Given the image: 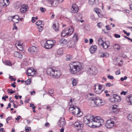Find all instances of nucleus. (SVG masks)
<instances>
[{"mask_svg": "<svg viewBox=\"0 0 132 132\" xmlns=\"http://www.w3.org/2000/svg\"><path fill=\"white\" fill-rule=\"evenodd\" d=\"M13 25L14 26V27L13 28V29L14 30V29H15L16 30H17L18 28L16 26L15 23H14L13 24Z\"/></svg>", "mask_w": 132, "mask_h": 132, "instance_id": "63", "label": "nucleus"}, {"mask_svg": "<svg viewBox=\"0 0 132 132\" xmlns=\"http://www.w3.org/2000/svg\"><path fill=\"white\" fill-rule=\"evenodd\" d=\"M100 45H102L103 48L105 49H107L110 45V42L108 41L103 42V41L101 38L99 39L97 44L100 45Z\"/></svg>", "mask_w": 132, "mask_h": 132, "instance_id": "3", "label": "nucleus"}, {"mask_svg": "<svg viewBox=\"0 0 132 132\" xmlns=\"http://www.w3.org/2000/svg\"><path fill=\"white\" fill-rule=\"evenodd\" d=\"M66 31L65 30H63L61 32V36L63 37H64L65 36H68V35H66V33H65Z\"/></svg>", "mask_w": 132, "mask_h": 132, "instance_id": "32", "label": "nucleus"}, {"mask_svg": "<svg viewBox=\"0 0 132 132\" xmlns=\"http://www.w3.org/2000/svg\"><path fill=\"white\" fill-rule=\"evenodd\" d=\"M118 105H113V107L112 108V109L113 110H117L118 108H117L118 107L117 106Z\"/></svg>", "mask_w": 132, "mask_h": 132, "instance_id": "50", "label": "nucleus"}, {"mask_svg": "<svg viewBox=\"0 0 132 132\" xmlns=\"http://www.w3.org/2000/svg\"><path fill=\"white\" fill-rule=\"evenodd\" d=\"M76 106H73V107H71L69 108V111H73V110H75V109H76Z\"/></svg>", "mask_w": 132, "mask_h": 132, "instance_id": "47", "label": "nucleus"}, {"mask_svg": "<svg viewBox=\"0 0 132 132\" xmlns=\"http://www.w3.org/2000/svg\"><path fill=\"white\" fill-rule=\"evenodd\" d=\"M31 79H28L27 81H25V84L26 85H29L31 83Z\"/></svg>", "mask_w": 132, "mask_h": 132, "instance_id": "34", "label": "nucleus"}, {"mask_svg": "<svg viewBox=\"0 0 132 132\" xmlns=\"http://www.w3.org/2000/svg\"><path fill=\"white\" fill-rule=\"evenodd\" d=\"M114 36L116 38H119L120 37V35L116 34H114Z\"/></svg>", "mask_w": 132, "mask_h": 132, "instance_id": "58", "label": "nucleus"}, {"mask_svg": "<svg viewBox=\"0 0 132 132\" xmlns=\"http://www.w3.org/2000/svg\"><path fill=\"white\" fill-rule=\"evenodd\" d=\"M115 97H113H113H112V98H111L110 99V101L111 102H112L115 103Z\"/></svg>", "mask_w": 132, "mask_h": 132, "instance_id": "51", "label": "nucleus"}, {"mask_svg": "<svg viewBox=\"0 0 132 132\" xmlns=\"http://www.w3.org/2000/svg\"><path fill=\"white\" fill-rule=\"evenodd\" d=\"M103 100L99 98H95L94 100V103L96 105L100 106L104 104Z\"/></svg>", "mask_w": 132, "mask_h": 132, "instance_id": "5", "label": "nucleus"}, {"mask_svg": "<svg viewBox=\"0 0 132 132\" xmlns=\"http://www.w3.org/2000/svg\"><path fill=\"white\" fill-rule=\"evenodd\" d=\"M71 12L72 13H76L78 10V7L75 4H73L71 9Z\"/></svg>", "mask_w": 132, "mask_h": 132, "instance_id": "9", "label": "nucleus"}, {"mask_svg": "<svg viewBox=\"0 0 132 132\" xmlns=\"http://www.w3.org/2000/svg\"><path fill=\"white\" fill-rule=\"evenodd\" d=\"M42 21L40 20H39L36 22V24L37 26H39L42 24Z\"/></svg>", "mask_w": 132, "mask_h": 132, "instance_id": "44", "label": "nucleus"}, {"mask_svg": "<svg viewBox=\"0 0 132 132\" xmlns=\"http://www.w3.org/2000/svg\"><path fill=\"white\" fill-rule=\"evenodd\" d=\"M94 11L97 14L100 12V10L97 8H95L94 9Z\"/></svg>", "mask_w": 132, "mask_h": 132, "instance_id": "42", "label": "nucleus"}, {"mask_svg": "<svg viewBox=\"0 0 132 132\" xmlns=\"http://www.w3.org/2000/svg\"><path fill=\"white\" fill-rule=\"evenodd\" d=\"M120 74V69L118 70L116 72V74L117 75H119Z\"/></svg>", "mask_w": 132, "mask_h": 132, "instance_id": "64", "label": "nucleus"}, {"mask_svg": "<svg viewBox=\"0 0 132 132\" xmlns=\"http://www.w3.org/2000/svg\"><path fill=\"white\" fill-rule=\"evenodd\" d=\"M95 96L91 93H89L87 95L88 98V99L94 101L95 97Z\"/></svg>", "mask_w": 132, "mask_h": 132, "instance_id": "18", "label": "nucleus"}, {"mask_svg": "<svg viewBox=\"0 0 132 132\" xmlns=\"http://www.w3.org/2000/svg\"><path fill=\"white\" fill-rule=\"evenodd\" d=\"M61 74L60 71L59 70V71H58L55 74V75L54 76V77H55V78H58L59 77L61 76Z\"/></svg>", "mask_w": 132, "mask_h": 132, "instance_id": "30", "label": "nucleus"}, {"mask_svg": "<svg viewBox=\"0 0 132 132\" xmlns=\"http://www.w3.org/2000/svg\"><path fill=\"white\" fill-rule=\"evenodd\" d=\"M64 121V118H60L58 123V126L60 127L64 126L65 124V122Z\"/></svg>", "mask_w": 132, "mask_h": 132, "instance_id": "11", "label": "nucleus"}, {"mask_svg": "<svg viewBox=\"0 0 132 132\" xmlns=\"http://www.w3.org/2000/svg\"><path fill=\"white\" fill-rule=\"evenodd\" d=\"M77 18L78 19L80 20L82 18V15L81 14H79L77 15Z\"/></svg>", "mask_w": 132, "mask_h": 132, "instance_id": "40", "label": "nucleus"}, {"mask_svg": "<svg viewBox=\"0 0 132 132\" xmlns=\"http://www.w3.org/2000/svg\"><path fill=\"white\" fill-rule=\"evenodd\" d=\"M68 32L66 33V35L70 36L72 34L73 32V28L71 26L70 28H68Z\"/></svg>", "mask_w": 132, "mask_h": 132, "instance_id": "19", "label": "nucleus"}, {"mask_svg": "<svg viewBox=\"0 0 132 132\" xmlns=\"http://www.w3.org/2000/svg\"><path fill=\"white\" fill-rule=\"evenodd\" d=\"M93 122L96 127H99L104 123V120L99 116L94 117L93 115L89 114L84 118V122L85 124L87 125L92 123L91 126L89 125V126H92Z\"/></svg>", "mask_w": 132, "mask_h": 132, "instance_id": "1", "label": "nucleus"}, {"mask_svg": "<svg viewBox=\"0 0 132 132\" xmlns=\"http://www.w3.org/2000/svg\"><path fill=\"white\" fill-rule=\"evenodd\" d=\"M25 129L26 132H28L29 131H30L31 130V128L30 127H28V126H26Z\"/></svg>", "mask_w": 132, "mask_h": 132, "instance_id": "36", "label": "nucleus"}, {"mask_svg": "<svg viewBox=\"0 0 132 132\" xmlns=\"http://www.w3.org/2000/svg\"><path fill=\"white\" fill-rule=\"evenodd\" d=\"M59 42L62 45H65L67 43V40L63 38L59 40Z\"/></svg>", "mask_w": 132, "mask_h": 132, "instance_id": "20", "label": "nucleus"}, {"mask_svg": "<svg viewBox=\"0 0 132 132\" xmlns=\"http://www.w3.org/2000/svg\"><path fill=\"white\" fill-rule=\"evenodd\" d=\"M104 90H99L98 89L96 90V88L95 89V92L96 94H99L101 93Z\"/></svg>", "mask_w": 132, "mask_h": 132, "instance_id": "45", "label": "nucleus"}, {"mask_svg": "<svg viewBox=\"0 0 132 132\" xmlns=\"http://www.w3.org/2000/svg\"><path fill=\"white\" fill-rule=\"evenodd\" d=\"M14 56L16 57H17L20 59H22L23 56L22 54L18 52H15L14 53Z\"/></svg>", "mask_w": 132, "mask_h": 132, "instance_id": "14", "label": "nucleus"}, {"mask_svg": "<svg viewBox=\"0 0 132 132\" xmlns=\"http://www.w3.org/2000/svg\"><path fill=\"white\" fill-rule=\"evenodd\" d=\"M59 23L56 21L53 24V28L54 30L56 32L59 30Z\"/></svg>", "mask_w": 132, "mask_h": 132, "instance_id": "13", "label": "nucleus"}, {"mask_svg": "<svg viewBox=\"0 0 132 132\" xmlns=\"http://www.w3.org/2000/svg\"><path fill=\"white\" fill-rule=\"evenodd\" d=\"M54 71H53V72H54V74H53V75H52V76H53L54 77L55 76V74L58 71H59V70H56V68H54Z\"/></svg>", "mask_w": 132, "mask_h": 132, "instance_id": "49", "label": "nucleus"}, {"mask_svg": "<svg viewBox=\"0 0 132 132\" xmlns=\"http://www.w3.org/2000/svg\"><path fill=\"white\" fill-rule=\"evenodd\" d=\"M23 45V43L22 42H19L17 44V45L18 46V47L19 46L20 47V50L22 51L23 50V48L22 47V46Z\"/></svg>", "mask_w": 132, "mask_h": 132, "instance_id": "26", "label": "nucleus"}, {"mask_svg": "<svg viewBox=\"0 0 132 132\" xmlns=\"http://www.w3.org/2000/svg\"><path fill=\"white\" fill-rule=\"evenodd\" d=\"M54 68H49L47 69L46 71L47 74L49 75L52 76L53 74H54L53 71H54Z\"/></svg>", "mask_w": 132, "mask_h": 132, "instance_id": "12", "label": "nucleus"}, {"mask_svg": "<svg viewBox=\"0 0 132 132\" xmlns=\"http://www.w3.org/2000/svg\"><path fill=\"white\" fill-rule=\"evenodd\" d=\"M38 18V17L37 16L36 17H33L32 18L31 21L32 23H34L35 21Z\"/></svg>", "mask_w": 132, "mask_h": 132, "instance_id": "41", "label": "nucleus"}, {"mask_svg": "<svg viewBox=\"0 0 132 132\" xmlns=\"http://www.w3.org/2000/svg\"><path fill=\"white\" fill-rule=\"evenodd\" d=\"M0 6L2 7H6L7 5L4 2V0H0Z\"/></svg>", "mask_w": 132, "mask_h": 132, "instance_id": "23", "label": "nucleus"}, {"mask_svg": "<svg viewBox=\"0 0 132 132\" xmlns=\"http://www.w3.org/2000/svg\"><path fill=\"white\" fill-rule=\"evenodd\" d=\"M73 80L72 81V83L73 86H76L77 84V82L75 79H72Z\"/></svg>", "mask_w": 132, "mask_h": 132, "instance_id": "37", "label": "nucleus"}, {"mask_svg": "<svg viewBox=\"0 0 132 132\" xmlns=\"http://www.w3.org/2000/svg\"><path fill=\"white\" fill-rule=\"evenodd\" d=\"M105 86L106 87H110L111 86V84L109 82L108 83H106L105 84Z\"/></svg>", "mask_w": 132, "mask_h": 132, "instance_id": "62", "label": "nucleus"}, {"mask_svg": "<svg viewBox=\"0 0 132 132\" xmlns=\"http://www.w3.org/2000/svg\"><path fill=\"white\" fill-rule=\"evenodd\" d=\"M30 106L32 108V109H35L36 108L35 106L34 105V104H30Z\"/></svg>", "mask_w": 132, "mask_h": 132, "instance_id": "59", "label": "nucleus"}, {"mask_svg": "<svg viewBox=\"0 0 132 132\" xmlns=\"http://www.w3.org/2000/svg\"><path fill=\"white\" fill-rule=\"evenodd\" d=\"M73 59V57L72 56L70 55H68L67 56L66 59L67 61H70Z\"/></svg>", "mask_w": 132, "mask_h": 132, "instance_id": "28", "label": "nucleus"}, {"mask_svg": "<svg viewBox=\"0 0 132 132\" xmlns=\"http://www.w3.org/2000/svg\"><path fill=\"white\" fill-rule=\"evenodd\" d=\"M113 47L115 49H117L118 50H119L120 48V46L118 44H116L114 45L113 46Z\"/></svg>", "mask_w": 132, "mask_h": 132, "instance_id": "31", "label": "nucleus"}, {"mask_svg": "<svg viewBox=\"0 0 132 132\" xmlns=\"http://www.w3.org/2000/svg\"><path fill=\"white\" fill-rule=\"evenodd\" d=\"M53 90L52 89H50L48 92V93L50 95H51V96H52V95H51V94H53Z\"/></svg>", "mask_w": 132, "mask_h": 132, "instance_id": "43", "label": "nucleus"}, {"mask_svg": "<svg viewBox=\"0 0 132 132\" xmlns=\"http://www.w3.org/2000/svg\"><path fill=\"white\" fill-rule=\"evenodd\" d=\"M115 123L112 119L106 121L105 123V126L108 128H111L114 126Z\"/></svg>", "mask_w": 132, "mask_h": 132, "instance_id": "4", "label": "nucleus"}, {"mask_svg": "<svg viewBox=\"0 0 132 132\" xmlns=\"http://www.w3.org/2000/svg\"><path fill=\"white\" fill-rule=\"evenodd\" d=\"M21 8H24L25 9H28V7H27V6L26 5H23L21 7Z\"/></svg>", "mask_w": 132, "mask_h": 132, "instance_id": "60", "label": "nucleus"}, {"mask_svg": "<svg viewBox=\"0 0 132 132\" xmlns=\"http://www.w3.org/2000/svg\"><path fill=\"white\" fill-rule=\"evenodd\" d=\"M127 77L126 76H125L124 77H121L120 78V80L121 81H123L124 80H125L127 79Z\"/></svg>", "mask_w": 132, "mask_h": 132, "instance_id": "54", "label": "nucleus"}, {"mask_svg": "<svg viewBox=\"0 0 132 132\" xmlns=\"http://www.w3.org/2000/svg\"><path fill=\"white\" fill-rule=\"evenodd\" d=\"M13 21L14 22L16 20L19 19V17L18 15H17L13 16Z\"/></svg>", "mask_w": 132, "mask_h": 132, "instance_id": "27", "label": "nucleus"}, {"mask_svg": "<svg viewBox=\"0 0 132 132\" xmlns=\"http://www.w3.org/2000/svg\"><path fill=\"white\" fill-rule=\"evenodd\" d=\"M28 51L31 53L33 54H36L38 52L37 48L34 46L29 48Z\"/></svg>", "mask_w": 132, "mask_h": 132, "instance_id": "8", "label": "nucleus"}, {"mask_svg": "<svg viewBox=\"0 0 132 132\" xmlns=\"http://www.w3.org/2000/svg\"><path fill=\"white\" fill-rule=\"evenodd\" d=\"M95 0H89L88 3L91 5H92L95 3Z\"/></svg>", "mask_w": 132, "mask_h": 132, "instance_id": "35", "label": "nucleus"}, {"mask_svg": "<svg viewBox=\"0 0 132 132\" xmlns=\"http://www.w3.org/2000/svg\"><path fill=\"white\" fill-rule=\"evenodd\" d=\"M69 71L71 74H75L81 70L83 67V64L78 62H75L69 65Z\"/></svg>", "mask_w": 132, "mask_h": 132, "instance_id": "2", "label": "nucleus"}, {"mask_svg": "<svg viewBox=\"0 0 132 132\" xmlns=\"http://www.w3.org/2000/svg\"><path fill=\"white\" fill-rule=\"evenodd\" d=\"M21 6V4L20 3L18 2L16 4V7L17 9H18Z\"/></svg>", "mask_w": 132, "mask_h": 132, "instance_id": "46", "label": "nucleus"}, {"mask_svg": "<svg viewBox=\"0 0 132 132\" xmlns=\"http://www.w3.org/2000/svg\"><path fill=\"white\" fill-rule=\"evenodd\" d=\"M126 100L130 104H132V95H129L126 97Z\"/></svg>", "mask_w": 132, "mask_h": 132, "instance_id": "17", "label": "nucleus"}, {"mask_svg": "<svg viewBox=\"0 0 132 132\" xmlns=\"http://www.w3.org/2000/svg\"><path fill=\"white\" fill-rule=\"evenodd\" d=\"M97 49V47L96 45H92L90 47L89 51L91 53H93L96 51Z\"/></svg>", "mask_w": 132, "mask_h": 132, "instance_id": "15", "label": "nucleus"}, {"mask_svg": "<svg viewBox=\"0 0 132 132\" xmlns=\"http://www.w3.org/2000/svg\"><path fill=\"white\" fill-rule=\"evenodd\" d=\"M47 2L48 3L51 4V5H53V3L54 2V1L53 0H48Z\"/></svg>", "mask_w": 132, "mask_h": 132, "instance_id": "48", "label": "nucleus"}, {"mask_svg": "<svg viewBox=\"0 0 132 132\" xmlns=\"http://www.w3.org/2000/svg\"><path fill=\"white\" fill-rule=\"evenodd\" d=\"M108 78L110 79H114V77L112 76H108Z\"/></svg>", "mask_w": 132, "mask_h": 132, "instance_id": "61", "label": "nucleus"}, {"mask_svg": "<svg viewBox=\"0 0 132 132\" xmlns=\"http://www.w3.org/2000/svg\"><path fill=\"white\" fill-rule=\"evenodd\" d=\"M105 28L107 30H109L111 29V28L109 25H106L105 26Z\"/></svg>", "mask_w": 132, "mask_h": 132, "instance_id": "56", "label": "nucleus"}, {"mask_svg": "<svg viewBox=\"0 0 132 132\" xmlns=\"http://www.w3.org/2000/svg\"><path fill=\"white\" fill-rule=\"evenodd\" d=\"M40 9L41 11L42 12H44L46 11V9L45 8H44L42 7H40Z\"/></svg>", "mask_w": 132, "mask_h": 132, "instance_id": "53", "label": "nucleus"}, {"mask_svg": "<svg viewBox=\"0 0 132 132\" xmlns=\"http://www.w3.org/2000/svg\"><path fill=\"white\" fill-rule=\"evenodd\" d=\"M62 50H57V53H55V55H56L57 54L58 55H61L62 54Z\"/></svg>", "mask_w": 132, "mask_h": 132, "instance_id": "33", "label": "nucleus"}, {"mask_svg": "<svg viewBox=\"0 0 132 132\" xmlns=\"http://www.w3.org/2000/svg\"><path fill=\"white\" fill-rule=\"evenodd\" d=\"M128 119L132 121V113H130L128 116Z\"/></svg>", "mask_w": 132, "mask_h": 132, "instance_id": "39", "label": "nucleus"}, {"mask_svg": "<svg viewBox=\"0 0 132 132\" xmlns=\"http://www.w3.org/2000/svg\"><path fill=\"white\" fill-rule=\"evenodd\" d=\"M80 109L77 107H76V109L73 111V113L74 115L77 114L79 115L80 112Z\"/></svg>", "mask_w": 132, "mask_h": 132, "instance_id": "21", "label": "nucleus"}, {"mask_svg": "<svg viewBox=\"0 0 132 132\" xmlns=\"http://www.w3.org/2000/svg\"><path fill=\"white\" fill-rule=\"evenodd\" d=\"M35 72V71L33 68H29L27 71V73L28 76H29L33 75Z\"/></svg>", "mask_w": 132, "mask_h": 132, "instance_id": "10", "label": "nucleus"}, {"mask_svg": "<svg viewBox=\"0 0 132 132\" xmlns=\"http://www.w3.org/2000/svg\"><path fill=\"white\" fill-rule=\"evenodd\" d=\"M123 32H124V33L127 36H129L130 35V33L128 32L127 33L126 31H125V30H123Z\"/></svg>", "mask_w": 132, "mask_h": 132, "instance_id": "55", "label": "nucleus"}, {"mask_svg": "<svg viewBox=\"0 0 132 132\" xmlns=\"http://www.w3.org/2000/svg\"><path fill=\"white\" fill-rule=\"evenodd\" d=\"M13 16H10L8 17V20L10 21H12L13 20Z\"/></svg>", "mask_w": 132, "mask_h": 132, "instance_id": "52", "label": "nucleus"}, {"mask_svg": "<svg viewBox=\"0 0 132 132\" xmlns=\"http://www.w3.org/2000/svg\"><path fill=\"white\" fill-rule=\"evenodd\" d=\"M73 41H71V42H68L69 44H72V45H69V47H72L74 46L75 44V42H76L78 40V35L76 34H75L73 36Z\"/></svg>", "mask_w": 132, "mask_h": 132, "instance_id": "6", "label": "nucleus"}, {"mask_svg": "<svg viewBox=\"0 0 132 132\" xmlns=\"http://www.w3.org/2000/svg\"><path fill=\"white\" fill-rule=\"evenodd\" d=\"M113 97H115V103L119 102L120 101L121 98L120 96H118L116 94L113 95Z\"/></svg>", "mask_w": 132, "mask_h": 132, "instance_id": "16", "label": "nucleus"}, {"mask_svg": "<svg viewBox=\"0 0 132 132\" xmlns=\"http://www.w3.org/2000/svg\"><path fill=\"white\" fill-rule=\"evenodd\" d=\"M52 45L51 44H48L47 43L44 44V47L46 49H50L52 48Z\"/></svg>", "mask_w": 132, "mask_h": 132, "instance_id": "22", "label": "nucleus"}, {"mask_svg": "<svg viewBox=\"0 0 132 132\" xmlns=\"http://www.w3.org/2000/svg\"><path fill=\"white\" fill-rule=\"evenodd\" d=\"M15 83L16 82H14L11 84V86L15 88L16 86V85H15Z\"/></svg>", "mask_w": 132, "mask_h": 132, "instance_id": "57", "label": "nucleus"}, {"mask_svg": "<svg viewBox=\"0 0 132 132\" xmlns=\"http://www.w3.org/2000/svg\"><path fill=\"white\" fill-rule=\"evenodd\" d=\"M7 92L9 93H10L11 94H13L15 92V91H13L12 89H8Z\"/></svg>", "mask_w": 132, "mask_h": 132, "instance_id": "38", "label": "nucleus"}, {"mask_svg": "<svg viewBox=\"0 0 132 132\" xmlns=\"http://www.w3.org/2000/svg\"><path fill=\"white\" fill-rule=\"evenodd\" d=\"M28 10V9H25L24 8H20V12L22 13H24Z\"/></svg>", "mask_w": 132, "mask_h": 132, "instance_id": "29", "label": "nucleus"}, {"mask_svg": "<svg viewBox=\"0 0 132 132\" xmlns=\"http://www.w3.org/2000/svg\"><path fill=\"white\" fill-rule=\"evenodd\" d=\"M109 54L108 53L105 52L104 53H103V54H101L100 56L101 57H107L109 56Z\"/></svg>", "mask_w": 132, "mask_h": 132, "instance_id": "25", "label": "nucleus"}, {"mask_svg": "<svg viewBox=\"0 0 132 132\" xmlns=\"http://www.w3.org/2000/svg\"><path fill=\"white\" fill-rule=\"evenodd\" d=\"M74 126L77 128V129L79 130L82 129L84 126V124L81 122L79 121L75 122L74 123Z\"/></svg>", "mask_w": 132, "mask_h": 132, "instance_id": "7", "label": "nucleus"}, {"mask_svg": "<svg viewBox=\"0 0 132 132\" xmlns=\"http://www.w3.org/2000/svg\"><path fill=\"white\" fill-rule=\"evenodd\" d=\"M3 62L5 65L9 66H11V63L9 60H5L4 61H3Z\"/></svg>", "mask_w": 132, "mask_h": 132, "instance_id": "24", "label": "nucleus"}]
</instances>
